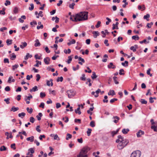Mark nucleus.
Instances as JSON below:
<instances>
[{
  "label": "nucleus",
  "instance_id": "obj_31",
  "mask_svg": "<svg viewBox=\"0 0 157 157\" xmlns=\"http://www.w3.org/2000/svg\"><path fill=\"white\" fill-rule=\"evenodd\" d=\"M92 73L91 78L92 79H94L97 77V76L96 75L95 73L94 72H93Z\"/></svg>",
  "mask_w": 157,
  "mask_h": 157
},
{
  "label": "nucleus",
  "instance_id": "obj_10",
  "mask_svg": "<svg viewBox=\"0 0 157 157\" xmlns=\"http://www.w3.org/2000/svg\"><path fill=\"white\" fill-rule=\"evenodd\" d=\"M35 43L34 44V46L35 47H36L40 46L41 45L39 41V40L38 39L36 40H35Z\"/></svg>",
  "mask_w": 157,
  "mask_h": 157
},
{
  "label": "nucleus",
  "instance_id": "obj_50",
  "mask_svg": "<svg viewBox=\"0 0 157 157\" xmlns=\"http://www.w3.org/2000/svg\"><path fill=\"white\" fill-rule=\"evenodd\" d=\"M36 81H37V82L39 81L41 78L40 75L39 74H37L36 75Z\"/></svg>",
  "mask_w": 157,
  "mask_h": 157
},
{
  "label": "nucleus",
  "instance_id": "obj_7",
  "mask_svg": "<svg viewBox=\"0 0 157 157\" xmlns=\"http://www.w3.org/2000/svg\"><path fill=\"white\" fill-rule=\"evenodd\" d=\"M144 134V132L141 130H140L136 133L137 136L138 137H140L141 136Z\"/></svg>",
  "mask_w": 157,
  "mask_h": 157
},
{
  "label": "nucleus",
  "instance_id": "obj_1",
  "mask_svg": "<svg viewBox=\"0 0 157 157\" xmlns=\"http://www.w3.org/2000/svg\"><path fill=\"white\" fill-rule=\"evenodd\" d=\"M88 12L84 11L81 12L77 14V16H78V21H85L88 19Z\"/></svg>",
  "mask_w": 157,
  "mask_h": 157
},
{
  "label": "nucleus",
  "instance_id": "obj_53",
  "mask_svg": "<svg viewBox=\"0 0 157 157\" xmlns=\"http://www.w3.org/2000/svg\"><path fill=\"white\" fill-rule=\"evenodd\" d=\"M75 5V4L74 3H73L71 4H70L69 6V7L71 8V9H74V6Z\"/></svg>",
  "mask_w": 157,
  "mask_h": 157
},
{
  "label": "nucleus",
  "instance_id": "obj_49",
  "mask_svg": "<svg viewBox=\"0 0 157 157\" xmlns=\"http://www.w3.org/2000/svg\"><path fill=\"white\" fill-rule=\"evenodd\" d=\"M117 78V77L116 76H114L113 77V80L115 84H119V82L117 81L116 79Z\"/></svg>",
  "mask_w": 157,
  "mask_h": 157
},
{
  "label": "nucleus",
  "instance_id": "obj_64",
  "mask_svg": "<svg viewBox=\"0 0 157 157\" xmlns=\"http://www.w3.org/2000/svg\"><path fill=\"white\" fill-rule=\"evenodd\" d=\"M75 123L78 122L80 124L81 123V120L80 119H75Z\"/></svg>",
  "mask_w": 157,
  "mask_h": 157
},
{
  "label": "nucleus",
  "instance_id": "obj_39",
  "mask_svg": "<svg viewBox=\"0 0 157 157\" xmlns=\"http://www.w3.org/2000/svg\"><path fill=\"white\" fill-rule=\"evenodd\" d=\"M64 52L66 54H69L71 52V49L69 48L68 49V50L64 49Z\"/></svg>",
  "mask_w": 157,
  "mask_h": 157
},
{
  "label": "nucleus",
  "instance_id": "obj_21",
  "mask_svg": "<svg viewBox=\"0 0 157 157\" xmlns=\"http://www.w3.org/2000/svg\"><path fill=\"white\" fill-rule=\"evenodd\" d=\"M129 131V130L128 128L126 129L124 128L122 129V132L123 134H125L127 133Z\"/></svg>",
  "mask_w": 157,
  "mask_h": 157
},
{
  "label": "nucleus",
  "instance_id": "obj_44",
  "mask_svg": "<svg viewBox=\"0 0 157 157\" xmlns=\"http://www.w3.org/2000/svg\"><path fill=\"white\" fill-rule=\"evenodd\" d=\"M91 131H92V129H90V128L88 129L87 131V133L88 136H89L90 135Z\"/></svg>",
  "mask_w": 157,
  "mask_h": 157
},
{
  "label": "nucleus",
  "instance_id": "obj_47",
  "mask_svg": "<svg viewBox=\"0 0 157 157\" xmlns=\"http://www.w3.org/2000/svg\"><path fill=\"white\" fill-rule=\"evenodd\" d=\"M12 55V56L10 57V59L12 60H14L16 58V56L14 53H13Z\"/></svg>",
  "mask_w": 157,
  "mask_h": 157
},
{
  "label": "nucleus",
  "instance_id": "obj_18",
  "mask_svg": "<svg viewBox=\"0 0 157 157\" xmlns=\"http://www.w3.org/2000/svg\"><path fill=\"white\" fill-rule=\"evenodd\" d=\"M19 109L18 107H15V106H12L10 109L11 111H13V112L17 111Z\"/></svg>",
  "mask_w": 157,
  "mask_h": 157
},
{
  "label": "nucleus",
  "instance_id": "obj_24",
  "mask_svg": "<svg viewBox=\"0 0 157 157\" xmlns=\"http://www.w3.org/2000/svg\"><path fill=\"white\" fill-rule=\"evenodd\" d=\"M150 15L149 14H147L146 15H144V19H146L147 21H149L148 18L150 17Z\"/></svg>",
  "mask_w": 157,
  "mask_h": 157
},
{
  "label": "nucleus",
  "instance_id": "obj_25",
  "mask_svg": "<svg viewBox=\"0 0 157 157\" xmlns=\"http://www.w3.org/2000/svg\"><path fill=\"white\" fill-rule=\"evenodd\" d=\"M75 40L74 39H72L70 42L68 43L67 44L68 46H70L71 44H75Z\"/></svg>",
  "mask_w": 157,
  "mask_h": 157
},
{
  "label": "nucleus",
  "instance_id": "obj_59",
  "mask_svg": "<svg viewBox=\"0 0 157 157\" xmlns=\"http://www.w3.org/2000/svg\"><path fill=\"white\" fill-rule=\"evenodd\" d=\"M130 49L132 50L133 52H135L136 51V49L135 48V47L134 46H132L130 48Z\"/></svg>",
  "mask_w": 157,
  "mask_h": 157
},
{
  "label": "nucleus",
  "instance_id": "obj_12",
  "mask_svg": "<svg viewBox=\"0 0 157 157\" xmlns=\"http://www.w3.org/2000/svg\"><path fill=\"white\" fill-rule=\"evenodd\" d=\"M38 90V88L37 86H35L33 87L32 89H31L30 90V92H35L36 91H37Z\"/></svg>",
  "mask_w": 157,
  "mask_h": 157
},
{
  "label": "nucleus",
  "instance_id": "obj_8",
  "mask_svg": "<svg viewBox=\"0 0 157 157\" xmlns=\"http://www.w3.org/2000/svg\"><path fill=\"white\" fill-rule=\"evenodd\" d=\"M50 59L49 57H47L44 59V62L45 64L47 65L49 64V61Z\"/></svg>",
  "mask_w": 157,
  "mask_h": 157
},
{
  "label": "nucleus",
  "instance_id": "obj_41",
  "mask_svg": "<svg viewBox=\"0 0 157 157\" xmlns=\"http://www.w3.org/2000/svg\"><path fill=\"white\" fill-rule=\"evenodd\" d=\"M90 126L92 127H94L95 126V122L94 121H92L90 123Z\"/></svg>",
  "mask_w": 157,
  "mask_h": 157
},
{
  "label": "nucleus",
  "instance_id": "obj_55",
  "mask_svg": "<svg viewBox=\"0 0 157 157\" xmlns=\"http://www.w3.org/2000/svg\"><path fill=\"white\" fill-rule=\"evenodd\" d=\"M153 25V23L152 22H151L150 23H148L147 24V26L148 28H150L152 25Z\"/></svg>",
  "mask_w": 157,
  "mask_h": 157
},
{
  "label": "nucleus",
  "instance_id": "obj_11",
  "mask_svg": "<svg viewBox=\"0 0 157 157\" xmlns=\"http://www.w3.org/2000/svg\"><path fill=\"white\" fill-rule=\"evenodd\" d=\"M92 33L94 34V38H97V36L99 35V33L98 31H93Z\"/></svg>",
  "mask_w": 157,
  "mask_h": 157
},
{
  "label": "nucleus",
  "instance_id": "obj_61",
  "mask_svg": "<svg viewBox=\"0 0 157 157\" xmlns=\"http://www.w3.org/2000/svg\"><path fill=\"white\" fill-rule=\"evenodd\" d=\"M151 122L152 125H154V124H156L157 122H154V120L153 119H151Z\"/></svg>",
  "mask_w": 157,
  "mask_h": 157
},
{
  "label": "nucleus",
  "instance_id": "obj_26",
  "mask_svg": "<svg viewBox=\"0 0 157 157\" xmlns=\"http://www.w3.org/2000/svg\"><path fill=\"white\" fill-rule=\"evenodd\" d=\"M151 128L153 129L155 132H157V126L153 125L151 126Z\"/></svg>",
  "mask_w": 157,
  "mask_h": 157
},
{
  "label": "nucleus",
  "instance_id": "obj_3",
  "mask_svg": "<svg viewBox=\"0 0 157 157\" xmlns=\"http://www.w3.org/2000/svg\"><path fill=\"white\" fill-rule=\"evenodd\" d=\"M141 154V151L139 150H137L132 152L131 154V157H140Z\"/></svg>",
  "mask_w": 157,
  "mask_h": 157
},
{
  "label": "nucleus",
  "instance_id": "obj_43",
  "mask_svg": "<svg viewBox=\"0 0 157 157\" xmlns=\"http://www.w3.org/2000/svg\"><path fill=\"white\" fill-rule=\"evenodd\" d=\"M26 109L28 112L30 114L33 111V109L32 108H31L30 109H29V107H27L26 108Z\"/></svg>",
  "mask_w": 157,
  "mask_h": 157
},
{
  "label": "nucleus",
  "instance_id": "obj_48",
  "mask_svg": "<svg viewBox=\"0 0 157 157\" xmlns=\"http://www.w3.org/2000/svg\"><path fill=\"white\" fill-rule=\"evenodd\" d=\"M30 6L31 7H29V10L32 11L34 9V5L33 4L31 3L30 4Z\"/></svg>",
  "mask_w": 157,
  "mask_h": 157
},
{
  "label": "nucleus",
  "instance_id": "obj_52",
  "mask_svg": "<svg viewBox=\"0 0 157 157\" xmlns=\"http://www.w3.org/2000/svg\"><path fill=\"white\" fill-rule=\"evenodd\" d=\"M124 70L123 69H121L119 70V74L121 75H124V73H122V72H124Z\"/></svg>",
  "mask_w": 157,
  "mask_h": 157
},
{
  "label": "nucleus",
  "instance_id": "obj_63",
  "mask_svg": "<svg viewBox=\"0 0 157 157\" xmlns=\"http://www.w3.org/2000/svg\"><path fill=\"white\" fill-rule=\"evenodd\" d=\"M4 63H9V61L8 59V58H5L4 59Z\"/></svg>",
  "mask_w": 157,
  "mask_h": 157
},
{
  "label": "nucleus",
  "instance_id": "obj_37",
  "mask_svg": "<svg viewBox=\"0 0 157 157\" xmlns=\"http://www.w3.org/2000/svg\"><path fill=\"white\" fill-rule=\"evenodd\" d=\"M140 101L142 104H146L147 103V101L144 99H142L140 100Z\"/></svg>",
  "mask_w": 157,
  "mask_h": 157
},
{
  "label": "nucleus",
  "instance_id": "obj_58",
  "mask_svg": "<svg viewBox=\"0 0 157 157\" xmlns=\"http://www.w3.org/2000/svg\"><path fill=\"white\" fill-rule=\"evenodd\" d=\"M10 100V99L9 98H7L5 99L4 100V101L6 102L7 104H10V101L9 100Z\"/></svg>",
  "mask_w": 157,
  "mask_h": 157
},
{
  "label": "nucleus",
  "instance_id": "obj_36",
  "mask_svg": "<svg viewBox=\"0 0 157 157\" xmlns=\"http://www.w3.org/2000/svg\"><path fill=\"white\" fill-rule=\"evenodd\" d=\"M119 130V128L116 131H113L112 132V135L113 136H114V135L117 134V132H118Z\"/></svg>",
  "mask_w": 157,
  "mask_h": 157
},
{
  "label": "nucleus",
  "instance_id": "obj_32",
  "mask_svg": "<svg viewBox=\"0 0 157 157\" xmlns=\"http://www.w3.org/2000/svg\"><path fill=\"white\" fill-rule=\"evenodd\" d=\"M18 8L17 7H15L13 10V12L14 14H16L18 12Z\"/></svg>",
  "mask_w": 157,
  "mask_h": 157
},
{
  "label": "nucleus",
  "instance_id": "obj_28",
  "mask_svg": "<svg viewBox=\"0 0 157 157\" xmlns=\"http://www.w3.org/2000/svg\"><path fill=\"white\" fill-rule=\"evenodd\" d=\"M6 43L7 45H9L11 44L12 43V40L7 39L6 40Z\"/></svg>",
  "mask_w": 157,
  "mask_h": 157
},
{
  "label": "nucleus",
  "instance_id": "obj_20",
  "mask_svg": "<svg viewBox=\"0 0 157 157\" xmlns=\"http://www.w3.org/2000/svg\"><path fill=\"white\" fill-rule=\"evenodd\" d=\"M115 94V93L114 90H110L109 91V93H108V95H112L113 96Z\"/></svg>",
  "mask_w": 157,
  "mask_h": 157
},
{
  "label": "nucleus",
  "instance_id": "obj_42",
  "mask_svg": "<svg viewBox=\"0 0 157 157\" xmlns=\"http://www.w3.org/2000/svg\"><path fill=\"white\" fill-rule=\"evenodd\" d=\"M46 96V94L44 92H41L40 94V97L41 98H43Z\"/></svg>",
  "mask_w": 157,
  "mask_h": 157
},
{
  "label": "nucleus",
  "instance_id": "obj_2",
  "mask_svg": "<svg viewBox=\"0 0 157 157\" xmlns=\"http://www.w3.org/2000/svg\"><path fill=\"white\" fill-rule=\"evenodd\" d=\"M129 143L128 140H124L123 142H120L118 143V144L117 145V148L121 150L124 147L127 145V144Z\"/></svg>",
  "mask_w": 157,
  "mask_h": 157
},
{
  "label": "nucleus",
  "instance_id": "obj_16",
  "mask_svg": "<svg viewBox=\"0 0 157 157\" xmlns=\"http://www.w3.org/2000/svg\"><path fill=\"white\" fill-rule=\"evenodd\" d=\"M22 45H20V47L21 48H24L25 47H26L27 45V43L26 42H22Z\"/></svg>",
  "mask_w": 157,
  "mask_h": 157
},
{
  "label": "nucleus",
  "instance_id": "obj_56",
  "mask_svg": "<svg viewBox=\"0 0 157 157\" xmlns=\"http://www.w3.org/2000/svg\"><path fill=\"white\" fill-rule=\"evenodd\" d=\"M101 24V22L100 21H98V22L97 24L95 25V27L96 28H98L100 26V24Z\"/></svg>",
  "mask_w": 157,
  "mask_h": 157
},
{
  "label": "nucleus",
  "instance_id": "obj_14",
  "mask_svg": "<svg viewBox=\"0 0 157 157\" xmlns=\"http://www.w3.org/2000/svg\"><path fill=\"white\" fill-rule=\"evenodd\" d=\"M52 79H50L49 81H47V84L48 86L51 85V86H52L53 85V83L52 82Z\"/></svg>",
  "mask_w": 157,
  "mask_h": 157
},
{
  "label": "nucleus",
  "instance_id": "obj_54",
  "mask_svg": "<svg viewBox=\"0 0 157 157\" xmlns=\"http://www.w3.org/2000/svg\"><path fill=\"white\" fill-rule=\"evenodd\" d=\"M35 120V119L33 117H30V121L32 123H34V121Z\"/></svg>",
  "mask_w": 157,
  "mask_h": 157
},
{
  "label": "nucleus",
  "instance_id": "obj_19",
  "mask_svg": "<svg viewBox=\"0 0 157 157\" xmlns=\"http://www.w3.org/2000/svg\"><path fill=\"white\" fill-rule=\"evenodd\" d=\"M80 107H78L77 109L75 110V112L77 114L80 115L81 113V112L80 110Z\"/></svg>",
  "mask_w": 157,
  "mask_h": 157
},
{
  "label": "nucleus",
  "instance_id": "obj_62",
  "mask_svg": "<svg viewBox=\"0 0 157 157\" xmlns=\"http://www.w3.org/2000/svg\"><path fill=\"white\" fill-rule=\"evenodd\" d=\"M11 4L10 2L8 0H6V2L5 3V5L6 6H7L8 5H10Z\"/></svg>",
  "mask_w": 157,
  "mask_h": 157
},
{
  "label": "nucleus",
  "instance_id": "obj_29",
  "mask_svg": "<svg viewBox=\"0 0 157 157\" xmlns=\"http://www.w3.org/2000/svg\"><path fill=\"white\" fill-rule=\"evenodd\" d=\"M121 64L124 67H127L128 65V62L127 61H125L124 62L122 63Z\"/></svg>",
  "mask_w": 157,
  "mask_h": 157
},
{
  "label": "nucleus",
  "instance_id": "obj_9",
  "mask_svg": "<svg viewBox=\"0 0 157 157\" xmlns=\"http://www.w3.org/2000/svg\"><path fill=\"white\" fill-rule=\"evenodd\" d=\"M108 67L109 68H113L114 69L116 68V66L114 65L113 63L112 62H111L109 63V64L108 65Z\"/></svg>",
  "mask_w": 157,
  "mask_h": 157
},
{
  "label": "nucleus",
  "instance_id": "obj_5",
  "mask_svg": "<svg viewBox=\"0 0 157 157\" xmlns=\"http://www.w3.org/2000/svg\"><path fill=\"white\" fill-rule=\"evenodd\" d=\"M118 138L116 140V142L117 143H119L120 142H122L123 141V142L124 140H128L127 139H124V137L121 135L118 136Z\"/></svg>",
  "mask_w": 157,
  "mask_h": 157
},
{
  "label": "nucleus",
  "instance_id": "obj_27",
  "mask_svg": "<svg viewBox=\"0 0 157 157\" xmlns=\"http://www.w3.org/2000/svg\"><path fill=\"white\" fill-rule=\"evenodd\" d=\"M132 38L133 40H138L140 38L139 36L137 35H135V36H132Z\"/></svg>",
  "mask_w": 157,
  "mask_h": 157
},
{
  "label": "nucleus",
  "instance_id": "obj_30",
  "mask_svg": "<svg viewBox=\"0 0 157 157\" xmlns=\"http://www.w3.org/2000/svg\"><path fill=\"white\" fill-rule=\"evenodd\" d=\"M100 92H101V90L99 89H98L96 91L95 93L96 94L94 95V97L95 98H97L98 96V94Z\"/></svg>",
  "mask_w": 157,
  "mask_h": 157
},
{
  "label": "nucleus",
  "instance_id": "obj_13",
  "mask_svg": "<svg viewBox=\"0 0 157 157\" xmlns=\"http://www.w3.org/2000/svg\"><path fill=\"white\" fill-rule=\"evenodd\" d=\"M113 119H117V120H115L113 121V122L115 123H117L118 122L119 120H120L119 117L117 116H115L113 117Z\"/></svg>",
  "mask_w": 157,
  "mask_h": 157
},
{
  "label": "nucleus",
  "instance_id": "obj_38",
  "mask_svg": "<svg viewBox=\"0 0 157 157\" xmlns=\"http://www.w3.org/2000/svg\"><path fill=\"white\" fill-rule=\"evenodd\" d=\"M72 137V135L69 133H67V137L66 138V140H68L69 139H71Z\"/></svg>",
  "mask_w": 157,
  "mask_h": 157
},
{
  "label": "nucleus",
  "instance_id": "obj_23",
  "mask_svg": "<svg viewBox=\"0 0 157 157\" xmlns=\"http://www.w3.org/2000/svg\"><path fill=\"white\" fill-rule=\"evenodd\" d=\"M32 56L31 55H30L29 53H27L26 56L25 57V60H27L29 58H31L32 57Z\"/></svg>",
  "mask_w": 157,
  "mask_h": 157
},
{
  "label": "nucleus",
  "instance_id": "obj_34",
  "mask_svg": "<svg viewBox=\"0 0 157 157\" xmlns=\"http://www.w3.org/2000/svg\"><path fill=\"white\" fill-rule=\"evenodd\" d=\"M36 63L34 65V66L35 67H38V64L41 65V63L40 61L36 60Z\"/></svg>",
  "mask_w": 157,
  "mask_h": 157
},
{
  "label": "nucleus",
  "instance_id": "obj_4",
  "mask_svg": "<svg viewBox=\"0 0 157 157\" xmlns=\"http://www.w3.org/2000/svg\"><path fill=\"white\" fill-rule=\"evenodd\" d=\"M67 94L68 97L69 98H72L75 94V92L72 90L67 91Z\"/></svg>",
  "mask_w": 157,
  "mask_h": 157
},
{
  "label": "nucleus",
  "instance_id": "obj_51",
  "mask_svg": "<svg viewBox=\"0 0 157 157\" xmlns=\"http://www.w3.org/2000/svg\"><path fill=\"white\" fill-rule=\"evenodd\" d=\"M28 151H29V152L31 153V154H33L34 153V150L32 148H29L28 150Z\"/></svg>",
  "mask_w": 157,
  "mask_h": 157
},
{
  "label": "nucleus",
  "instance_id": "obj_17",
  "mask_svg": "<svg viewBox=\"0 0 157 157\" xmlns=\"http://www.w3.org/2000/svg\"><path fill=\"white\" fill-rule=\"evenodd\" d=\"M29 95H30L29 96H28V97H27V96H25V99H24L25 101H26L27 100L29 101L30 100L31 98H33V96L31 95L30 94H29Z\"/></svg>",
  "mask_w": 157,
  "mask_h": 157
},
{
  "label": "nucleus",
  "instance_id": "obj_33",
  "mask_svg": "<svg viewBox=\"0 0 157 157\" xmlns=\"http://www.w3.org/2000/svg\"><path fill=\"white\" fill-rule=\"evenodd\" d=\"M19 67V65L17 64H15L14 65L12 66V70L13 71H14L17 68Z\"/></svg>",
  "mask_w": 157,
  "mask_h": 157
},
{
  "label": "nucleus",
  "instance_id": "obj_35",
  "mask_svg": "<svg viewBox=\"0 0 157 157\" xmlns=\"http://www.w3.org/2000/svg\"><path fill=\"white\" fill-rule=\"evenodd\" d=\"M63 80V77L61 76L60 77H58L57 79V82H59V81H60L61 82H62Z\"/></svg>",
  "mask_w": 157,
  "mask_h": 157
},
{
  "label": "nucleus",
  "instance_id": "obj_60",
  "mask_svg": "<svg viewBox=\"0 0 157 157\" xmlns=\"http://www.w3.org/2000/svg\"><path fill=\"white\" fill-rule=\"evenodd\" d=\"M54 140H59V138L57 134H56L54 136Z\"/></svg>",
  "mask_w": 157,
  "mask_h": 157
},
{
  "label": "nucleus",
  "instance_id": "obj_22",
  "mask_svg": "<svg viewBox=\"0 0 157 157\" xmlns=\"http://www.w3.org/2000/svg\"><path fill=\"white\" fill-rule=\"evenodd\" d=\"M25 115V113L24 112H22L18 114L19 117H21V118H23Z\"/></svg>",
  "mask_w": 157,
  "mask_h": 157
},
{
  "label": "nucleus",
  "instance_id": "obj_6",
  "mask_svg": "<svg viewBox=\"0 0 157 157\" xmlns=\"http://www.w3.org/2000/svg\"><path fill=\"white\" fill-rule=\"evenodd\" d=\"M78 16H77V14H76L75 15H71L70 19L72 21L77 22L78 21Z\"/></svg>",
  "mask_w": 157,
  "mask_h": 157
},
{
  "label": "nucleus",
  "instance_id": "obj_45",
  "mask_svg": "<svg viewBox=\"0 0 157 157\" xmlns=\"http://www.w3.org/2000/svg\"><path fill=\"white\" fill-rule=\"evenodd\" d=\"M80 79L83 80V81H85L86 79V78H85V75L84 74H83L82 75V77H80Z\"/></svg>",
  "mask_w": 157,
  "mask_h": 157
},
{
  "label": "nucleus",
  "instance_id": "obj_46",
  "mask_svg": "<svg viewBox=\"0 0 157 157\" xmlns=\"http://www.w3.org/2000/svg\"><path fill=\"white\" fill-rule=\"evenodd\" d=\"M68 60L67 61V63L68 64H69L71 63V61H72V59L71 56H69L68 57Z\"/></svg>",
  "mask_w": 157,
  "mask_h": 157
},
{
  "label": "nucleus",
  "instance_id": "obj_15",
  "mask_svg": "<svg viewBox=\"0 0 157 157\" xmlns=\"http://www.w3.org/2000/svg\"><path fill=\"white\" fill-rule=\"evenodd\" d=\"M26 140L27 141H29L31 142H33L34 141V137L33 136H32L31 137H28L26 138Z\"/></svg>",
  "mask_w": 157,
  "mask_h": 157
},
{
  "label": "nucleus",
  "instance_id": "obj_40",
  "mask_svg": "<svg viewBox=\"0 0 157 157\" xmlns=\"http://www.w3.org/2000/svg\"><path fill=\"white\" fill-rule=\"evenodd\" d=\"M6 147L4 146H1L0 148V151H6Z\"/></svg>",
  "mask_w": 157,
  "mask_h": 157
},
{
  "label": "nucleus",
  "instance_id": "obj_57",
  "mask_svg": "<svg viewBox=\"0 0 157 157\" xmlns=\"http://www.w3.org/2000/svg\"><path fill=\"white\" fill-rule=\"evenodd\" d=\"M74 71H75L78 69L79 68V65H76V67H72Z\"/></svg>",
  "mask_w": 157,
  "mask_h": 157
}]
</instances>
